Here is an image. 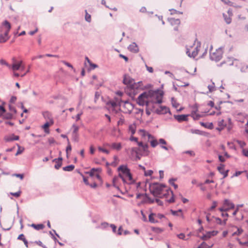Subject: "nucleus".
Wrapping results in <instances>:
<instances>
[{"label":"nucleus","mask_w":248,"mask_h":248,"mask_svg":"<svg viewBox=\"0 0 248 248\" xmlns=\"http://www.w3.org/2000/svg\"><path fill=\"white\" fill-rule=\"evenodd\" d=\"M121 178L119 177V175L118 176L114 177L112 181L113 185L114 186L117 188H119L121 184Z\"/></svg>","instance_id":"a211bd4d"},{"label":"nucleus","mask_w":248,"mask_h":248,"mask_svg":"<svg viewBox=\"0 0 248 248\" xmlns=\"http://www.w3.org/2000/svg\"><path fill=\"white\" fill-rule=\"evenodd\" d=\"M131 154L132 157L135 158L136 160H140V159L139 149L138 148H132L131 150Z\"/></svg>","instance_id":"ddd939ff"},{"label":"nucleus","mask_w":248,"mask_h":248,"mask_svg":"<svg viewBox=\"0 0 248 248\" xmlns=\"http://www.w3.org/2000/svg\"><path fill=\"white\" fill-rule=\"evenodd\" d=\"M235 216L236 219L238 220H242L244 217L242 212L240 210H239V213L236 214V215Z\"/></svg>","instance_id":"ea45409f"},{"label":"nucleus","mask_w":248,"mask_h":248,"mask_svg":"<svg viewBox=\"0 0 248 248\" xmlns=\"http://www.w3.org/2000/svg\"><path fill=\"white\" fill-rule=\"evenodd\" d=\"M0 64L1 65H4L6 66L9 69L10 68V65L4 59L0 60Z\"/></svg>","instance_id":"c03bdc74"},{"label":"nucleus","mask_w":248,"mask_h":248,"mask_svg":"<svg viewBox=\"0 0 248 248\" xmlns=\"http://www.w3.org/2000/svg\"><path fill=\"white\" fill-rule=\"evenodd\" d=\"M157 111L159 114H166L170 112V109L166 107L161 106L157 109Z\"/></svg>","instance_id":"4be33fe9"},{"label":"nucleus","mask_w":248,"mask_h":248,"mask_svg":"<svg viewBox=\"0 0 248 248\" xmlns=\"http://www.w3.org/2000/svg\"><path fill=\"white\" fill-rule=\"evenodd\" d=\"M171 213L174 216H181L182 218H184L182 210L181 209H179L178 211L171 210Z\"/></svg>","instance_id":"7c9ffc66"},{"label":"nucleus","mask_w":248,"mask_h":248,"mask_svg":"<svg viewBox=\"0 0 248 248\" xmlns=\"http://www.w3.org/2000/svg\"><path fill=\"white\" fill-rule=\"evenodd\" d=\"M159 198H165L166 201L169 203H172L174 202L173 194L170 189L167 186L164 187L163 192L159 196Z\"/></svg>","instance_id":"20e7f679"},{"label":"nucleus","mask_w":248,"mask_h":248,"mask_svg":"<svg viewBox=\"0 0 248 248\" xmlns=\"http://www.w3.org/2000/svg\"><path fill=\"white\" fill-rule=\"evenodd\" d=\"M218 127H217V130L220 131L222 130L226 126V124L225 123L224 120L221 119L218 121Z\"/></svg>","instance_id":"412c9836"},{"label":"nucleus","mask_w":248,"mask_h":248,"mask_svg":"<svg viewBox=\"0 0 248 248\" xmlns=\"http://www.w3.org/2000/svg\"><path fill=\"white\" fill-rule=\"evenodd\" d=\"M75 168V166L73 165H69L63 168L64 171H70L73 170Z\"/></svg>","instance_id":"4c0bfd02"},{"label":"nucleus","mask_w":248,"mask_h":248,"mask_svg":"<svg viewBox=\"0 0 248 248\" xmlns=\"http://www.w3.org/2000/svg\"><path fill=\"white\" fill-rule=\"evenodd\" d=\"M5 139L7 141L17 140L19 139V137L18 136H15L14 135H12L9 137H6L5 138Z\"/></svg>","instance_id":"c85d7f7f"},{"label":"nucleus","mask_w":248,"mask_h":248,"mask_svg":"<svg viewBox=\"0 0 248 248\" xmlns=\"http://www.w3.org/2000/svg\"><path fill=\"white\" fill-rule=\"evenodd\" d=\"M139 134L144 140H150L152 136L148 132L143 129H140L138 131Z\"/></svg>","instance_id":"9b49d317"},{"label":"nucleus","mask_w":248,"mask_h":248,"mask_svg":"<svg viewBox=\"0 0 248 248\" xmlns=\"http://www.w3.org/2000/svg\"><path fill=\"white\" fill-rule=\"evenodd\" d=\"M184 0H172L173 4L176 7H180Z\"/></svg>","instance_id":"72a5a7b5"},{"label":"nucleus","mask_w":248,"mask_h":248,"mask_svg":"<svg viewBox=\"0 0 248 248\" xmlns=\"http://www.w3.org/2000/svg\"><path fill=\"white\" fill-rule=\"evenodd\" d=\"M149 221L152 223L159 222L158 219L155 217V214L152 213L149 215Z\"/></svg>","instance_id":"393cba45"},{"label":"nucleus","mask_w":248,"mask_h":248,"mask_svg":"<svg viewBox=\"0 0 248 248\" xmlns=\"http://www.w3.org/2000/svg\"><path fill=\"white\" fill-rule=\"evenodd\" d=\"M53 161L56 163L55 165V169L58 170L62 165V158L59 157L58 158L54 159Z\"/></svg>","instance_id":"b1692460"},{"label":"nucleus","mask_w":248,"mask_h":248,"mask_svg":"<svg viewBox=\"0 0 248 248\" xmlns=\"http://www.w3.org/2000/svg\"><path fill=\"white\" fill-rule=\"evenodd\" d=\"M175 179H171L169 180L170 184L173 186L175 189L177 188L178 186L174 183Z\"/></svg>","instance_id":"864d4df0"},{"label":"nucleus","mask_w":248,"mask_h":248,"mask_svg":"<svg viewBox=\"0 0 248 248\" xmlns=\"http://www.w3.org/2000/svg\"><path fill=\"white\" fill-rule=\"evenodd\" d=\"M101 169H94L93 168L91 170V171L89 172L90 175L91 177L95 176V174H96L95 172L96 171H100Z\"/></svg>","instance_id":"e433bc0d"},{"label":"nucleus","mask_w":248,"mask_h":248,"mask_svg":"<svg viewBox=\"0 0 248 248\" xmlns=\"http://www.w3.org/2000/svg\"><path fill=\"white\" fill-rule=\"evenodd\" d=\"M24 148L23 147H21L18 145V150L16 154V155H18L21 154H22L24 151Z\"/></svg>","instance_id":"79ce46f5"},{"label":"nucleus","mask_w":248,"mask_h":248,"mask_svg":"<svg viewBox=\"0 0 248 248\" xmlns=\"http://www.w3.org/2000/svg\"><path fill=\"white\" fill-rule=\"evenodd\" d=\"M108 106H111L112 108H115L118 106V103L114 101H110L107 103Z\"/></svg>","instance_id":"a19ab883"},{"label":"nucleus","mask_w":248,"mask_h":248,"mask_svg":"<svg viewBox=\"0 0 248 248\" xmlns=\"http://www.w3.org/2000/svg\"><path fill=\"white\" fill-rule=\"evenodd\" d=\"M141 149L143 150L144 152H147L148 151V145L147 144H143L141 147Z\"/></svg>","instance_id":"13d9d810"},{"label":"nucleus","mask_w":248,"mask_h":248,"mask_svg":"<svg viewBox=\"0 0 248 248\" xmlns=\"http://www.w3.org/2000/svg\"><path fill=\"white\" fill-rule=\"evenodd\" d=\"M198 248H210V246H209L208 245H207L205 243L203 242L198 247Z\"/></svg>","instance_id":"4d7b16f0"},{"label":"nucleus","mask_w":248,"mask_h":248,"mask_svg":"<svg viewBox=\"0 0 248 248\" xmlns=\"http://www.w3.org/2000/svg\"><path fill=\"white\" fill-rule=\"evenodd\" d=\"M67 141H68V145H67V146L66 147V149L67 157H68V156L69 152H71V151L72 150V147H71V144L70 143L69 139H67Z\"/></svg>","instance_id":"37998d69"},{"label":"nucleus","mask_w":248,"mask_h":248,"mask_svg":"<svg viewBox=\"0 0 248 248\" xmlns=\"http://www.w3.org/2000/svg\"><path fill=\"white\" fill-rule=\"evenodd\" d=\"M112 149L116 150L117 151H120L122 149V144L121 143H112L109 145Z\"/></svg>","instance_id":"a878e982"},{"label":"nucleus","mask_w":248,"mask_h":248,"mask_svg":"<svg viewBox=\"0 0 248 248\" xmlns=\"http://www.w3.org/2000/svg\"><path fill=\"white\" fill-rule=\"evenodd\" d=\"M155 217L156 218V219H158L159 221L163 218H165L164 215L162 214H155Z\"/></svg>","instance_id":"09e8293b"},{"label":"nucleus","mask_w":248,"mask_h":248,"mask_svg":"<svg viewBox=\"0 0 248 248\" xmlns=\"http://www.w3.org/2000/svg\"><path fill=\"white\" fill-rule=\"evenodd\" d=\"M200 124L202 126L210 129H212L214 128V125L212 123H204L203 122H201Z\"/></svg>","instance_id":"c756f323"},{"label":"nucleus","mask_w":248,"mask_h":248,"mask_svg":"<svg viewBox=\"0 0 248 248\" xmlns=\"http://www.w3.org/2000/svg\"><path fill=\"white\" fill-rule=\"evenodd\" d=\"M98 150L100 151V152H103L106 154H108L109 153V152L108 150L106 149H104L101 147H98Z\"/></svg>","instance_id":"8fccbe9b"},{"label":"nucleus","mask_w":248,"mask_h":248,"mask_svg":"<svg viewBox=\"0 0 248 248\" xmlns=\"http://www.w3.org/2000/svg\"><path fill=\"white\" fill-rule=\"evenodd\" d=\"M5 111V109L2 106H0V116H2Z\"/></svg>","instance_id":"052dcab7"},{"label":"nucleus","mask_w":248,"mask_h":248,"mask_svg":"<svg viewBox=\"0 0 248 248\" xmlns=\"http://www.w3.org/2000/svg\"><path fill=\"white\" fill-rule=\"evenodd\" d=\"M234 204L230 200L225 199L223 202V207L219 208V210L221 212L227 211L230 209H234Z\"/></svg>","instance_id":"1a4fd4ad"},{"label":"nucleus","mask_w":248,"mask_h":248,"mask_svg":"<svg viewBox=\"0 0 248 248\" xmlns=\"http://www.w3.org/2000/svg\"><path fill=\"white\" fill-rule=\"evenodd\" d=\"M21 193V191H17L16 192H15V193L11 192V193H10V194L16 197V198H18L20 196Z\"/></svg>","instance_id":"5fc2aeb1"},{"label":"nucleus","mask_w":248,"mask_h":248,"mask_svg":"<svg viewBox=\"0 0 248 248\" xmlns=\"http://www.w3.org/2000/svg\"><path fill=\"white\" fill-rule=\"evenodd\" d=\"M243 232V230L242 229H239V228H237V230L236 232H234L233 234H232V235H240V234H241Z\"/></svg>","instance_id":"bf43d9fd"},{"label":"nucleus","mask_w":248,"mask_h":248,"mask_svg":"<svg viewBox=\"0 0 248 248\" xmlns=\"http://www.w3.org/2000/svg\"><path fill=\"white\" fill-rule=\"evenodd\" d=\"M223 50L221 48H219L216 50H213L212 47L210 49V56L212 60L216 62L220 61L222 58Z\"/></svg>","instance_id":"423d86ee"},{"label":"nucleus","mask_w":248,"mask_h":248,"mask_svg":"<svg viewBox=\"0 0 248 248\" xmlns=\"http://www.w3.org/2000/svg\"><path fill=\"white\" fill-rule=\"evenodd\" d=\"M86 15H85V19L87 21L90 22L91 21V16L90 15H89L87 11H85Z\"/></svg>","instance_id":"603ef678"},{"label":"nucleus","mask_w":248,"mask_h":248,"mask_svg":"<svg viewBox=\"0 0 248 248\" xmlns=\"http://www.w3.org/2000/svg\"><path fill=\"white\" fill-rule=\"evenodd\" d=\"M243 206V204L237 205L236 206L235 210L232 213L233 216H235L236 215V214L239 213V208L240 207H242Z\"/></svg>","instance_id":"a18cd8bd"},{"label":"nucleus","mask_w":248,"mask_h":248,"mask_svg":"<svg viewBox=\"0 0 248 248\" xmlns=\"http://www.w3.org/2000/svg\"><path fill=\"white\" fill-rule=\"evenodd\" d=\"M124 123V120L123 118H120L118 122V125H123Z\"/></svg>","instance_id":"338daca9"},{"label":"nucleus","mask_w":248,"mask_h":248,"mask_svg":"<svg viewBox=\"0 0 248 248\" xmlns=\"http://www.w3.org/2000/svg\"><path fill=\"white\" fill-rule=\"evenodd\" d=\"M228 15L223 14V16L227 24H230L232 21L231 15L230 14L229 11L228 12Z\"/></svg>","instance_id":"2f4dec72"},{"label":"nucleus","mask_w":248,"mask_h":248,"mask_svg":"<svg viewBox=\"0 0 248 248\" xmlns=\"http://www.w3.org/2000/svg\"><path fill=\"white\" fill-rule=\"evenodd\" d=\"M119 176L124 183H131L133 182L130 170L125 165H121L118 168Z\"/></svg>","instance_id":"f257e3e1"},{"label":"nucleus","mask_w":248,"mask_h":248,"mask_svg":"<svg viewBox=\"0 0 248 248\" xmlns=\"http://www.w3.org/2000/svg\"><path fill=\"white\" fill-rule=\"evenodd\" d=\"M123 108L125 109L124 111L125 113H130L133 108L132 104L128 102H125L124 103Z\"/></svg>","instance_id":"2eb2a0df"},{"label":"nucleus","mask_w":248,"mask_h":248,"mask_svg":"<svg viewBox=\"0 0 248 248\" xmlns=\"http://www.w3.org/2000/svg\"><path fill=\"white\" fill-rule=\"evenodd\" d=\"M152 230L155 232L156 233H161L163 232V229L160 228H157V227H152Z\"/></svg>","instance_id":"49530a36"},{"label":"nucleus","mask_w":248,"mask_h":248,"mask_svg":"<svg viewBox=\"0 0 248 248\" xmlns=\"http://www.w3.org/2000/svg\"><path fill=\"white\" fill-rule=\"evenodd\" d=\"M224 3L227 4L229 5H232V2L229 0H221Z\"/></svg>","instance_id":"69168bd1"},{"label":"nucleus","mask_w":248,"mask_h":248,"mask_svg":"<svg viewBox=\"0 0 248 248\" xmlns=\"http://www.w3.org/2000/svg\"><path fill=\"white\" fill-rule=\"evenodd\" d=\"M136 128L137 126L135 123L130 124L128 126L129 133H131L132 135H133L136 132Z\"/></svg>","instance_id":"5701e85b"},{"label":"nucleus","mask_w":248,"mask_h":248,"mask_svg":"<svg viewBox=\"0 0 248 248\" xmlns=\"http://www.w3.org/2000/svg\"><path fill=\"white\" fill-rule=\"evenodd\" d=\"M169 21H170V23L171 24V25L172 26L176 25V26H175L174 27V30H178V26L180 24V20L178 19L170 18L169 19Z\"/></svg>","instance_id":"f3484780"},{"label":"nucleus","mask_w":248,"mask_h":248,"mask_svg":"<svg viewBox=\"0 0 248 248\" xmlns=\"http://www.w3.org/2000/svg\"><path fill=\"white\" fill-rule=\"evenodd\" d=\"M155 102L158 103H161L162 102L161 95L156 96V100Z\"/></svg>","instance_id":"0e129e2a"},{"label":"nucleus","mask_w":248,"mask_h":248,"mask_svg":"<svg viewBox=\"0 0 248 248\" xmlns=\"http://www.w3.org/2000/svg\"><path fill=\"white\" fill-rule=\"evenodd\" d=\"M206 85L208 89L209 92L211 93L216 90L215 83L212 82L211 81L206 83Z\"/></svg>","instance_id":"bb28decb"},{"label":"nucleus","mask_w":248,"mask_h":248,"mask_svg":"<svg viewBox=\"0 0 248 248\" xmlns=\"http://www.w3.org/2000/svg\"><path fill=\"white\" fill-rule=\"evenodd\" d=\"M203 115H200L197 112H193L191 113V116L194 120H199L201 117H203Z\"/></svg>","instance_id":"f704fd0d"},{"label":"nucleus","mask_w":248,"mask_h":248,"mask_svg":"<svg viewBox=\"0 0 248 248\" xmlns=\"http://www.w3.org/2000/svg\"><path fill=\"white\" fill-rule=\"evenodd\" d=\"M31 226L37 230H42L44 228V225L42 224H32Z\"/></svg>","instance_id":"473e14b6"},{"label":"nucleus","mask_w":248,"mask_h":248,"mask_svg":"<svg viewBox=\"0 0 248 248\" xmlns=\"http://www.w3.org/2000/svg\"><path fill=\"white\" fill-rule=\"evenodd\" d=\"M12 64L10 65V68L13 71H23L25 68V65L22 60H17L15 57L12 58Z\"/></svg>","instance_id":"7ed1b4c3"},{"label":"nucleus","mask_w":248,"mask_h":248,"mask_svg":"<svg viewBox=\"0 0 248 248\" xmlns=\"http://www.w3.org/2000/svg\"><path fill=\"white\" fill-rule=\"evenodd\" d=\"M73 135H76V136H77V135L78 134V132L79 129L78 127L76 125H73Z\"/></svg>","instance_id":"de8ad7c7"},{"label":"nucleus","mask_w":248,"mask_h":248,"mask_svg":"<svg viewBox=\"0 0 248 248\" xmlns=\"http://www.w3.org/2000/svg\"><path fill=\"white\" fill-rule=\"evenodd\" d=\"M218 233V232L217 231H212L207 232L203 234V235L201 237V238L204 240H207L210 238L212 236H214L216 235Z\"/></svg>","instance_id":"f8f14e48"},{"label":"nucleus","mask_w":248,"mask_h":248,"mask_svg":"<svg viewBox=\"0 0 248 248\" xmlns=\"http://www.w3.org/2000/svg\"><path fill=\"white\" fill-rule=\"evenodd\" d=\"M153 173L152 170H147L144 171V175L146 176H151Z\"/></svg>","instance_id":"6e6d98bb"},{"label":"nucleus","mask_w":248,"mask_h":248,"mask_svg":"<svg viewBox=\"0 0 248 248\" xmlns=\"http://www.w3.org/2000/svg\"><path fill=\"white\" fill-rule=\"evenodd\" d=\"M148 141H150L151 146L153 148L155 147L158 144V142L157 141V140L156 139H155L153 136L151 138L150 140Z\"/></svg>","instance_id":"cd10ccee"},{"label":"nucleus","mask_w":248,"mask_h":248,"mask_svg":"<svg viewBox=\"0 0 248 248\" xmlns=\"http://www.w3.org/2000/svg\"><path fill=\"white\" fill-rule=\"evenodd\" d=\"M243 153L246 156L248 157V149H244Z\"/></svg>","instance_id":"774afa93"},{"label":"nucleus","mask_w":248,"mask_h":248,"mask_svg":"<svg viewBox=\"0 0 248 248\" xmlns=\"http://www.w3.org/2000/svg\"><path fill=\"white\" fill-rule=\"evenodd\" d=\"M54 124V121L52 118H50V120L46 122L43 126L42 128L44 129L45 132L46 133H49V129L48 127L53 125Z\"/></svg>","instance_id":"4468645a"},{"label":"nucleus","mask_w":248,"mask_h":248,"mask_svg":"<svg viewBox=\"0 0 248 248\" xmlns=\"http://www.w3.org/2000/svg\"><path fill=\"white\" fill-rule=\"evenodd\" d=\"M215 108L216 109V111H212L210 112L209 113V115H217L218 116V115H219L221 114V111H220V110L218 109L217 107H216Z\"/></svg>","instance_id":"58836bf2"},{"label":"nucleus","mask_w":248,"mask_h":248,"mask_svg":"<svg viewBox=\"0 0 248 248\" xmlns=\"http://www.w3.org/2000/svg\"><path fill=\"white\" fill-rule=\"evenodd\" d=\"M187 115H175L174 118L179 122L187 121Z\"/></svg>","instance_id":"dca6fc26"},{"label":"nucleus","mask_w":248,"mask_h":248,"mask_svg":"<svg viewBox=\"0 0 248 248\" xmlns=\"http://www.w3.org/2000/svg\"><path fill=\"white\" fill-rule=\"evenodd\" d=\"M177 237L181 239L185 240L186 236H185V235L184 233H181L178 234Z\"/></svg>","instance_id":"680f3d73"},{"label":"nucleus","mask_w":248,"mask_h":248,"mask_svg":"<svg viewBox=\"0 0 248 248\" xmlns=\"http://www.w3.org/2000/svg\"><path fill=\"white\" fill-rule=\"evenodd\" d=\"M128 48L129 51L133 53H137L139 51L138 46L135 43H132L130 44Z\"/></svg>","instance_id":"aec40b11"},{"label":"nucleus","mask_w":248,"mask_h":248,"mask_svg":"<svg viewBox=\"0 0 248 248\" xmlns=\"http://www.w3.org/2000/svg\"><path fill=\"white\" fill-rule=\"evenodd\" d=\"M43 115L46 119L48 118L49 119V121L50 120V118H52L51 115L50 114L49 112L47 111L43 113Z\"/></svg>","instance_id":"3c124183"},{"label":"nucleus","mask_w":248,"mask_h":248,"mask_svg":"<svg viewBox=\"0 0 248 248\" xmlns=\"http://www.w3.org/2000/svg\"><path fill=\"white\" fill-rule=\"evenodd\" d=\"M201 48V45L200 43L194 44L190 48L187 49L186 54L188 56L195 58L196 57Z\"/></svg>","instance_id":"0eeeda50"},{"label":"nucleus","mask_w":248,"mask_h":248,"mask_svg":"<svg viewBox=\"0 0 248 248\" xmlns=\"http://www.w3.org/2000/svg\"><path fill=\"white\" fill-rule=\"evenodd\" d=\"M123 83L132 88H134V85L135 84V81L134 79L129 76H124Z\"/></svg>","instance_id":"9d476101"},{"label":"nucleus","mask_w":248,"mask_h":248,"mask_svg":"<svg viewBox=\"0 0 248 248\" xmlns=\"http://www.w3.org/2000/svg\"><path fill=\"white\" fill-rule=\"evenodd\" d=\"M217 170L219 172L224 175V178L228 176V170H225L224 165L220 164L219 166L217 167Z\"/></svg>","instance_id":"6ab92c4d"},{"label":"nucleus","mask_w":248,"mask_h":248,"mask_svg":"<svg viewBox=\"0 0 248 248\" xmlns=\"http://www.w3.org/2000/svg\"><path fill=\"white\" fill-rule=\"evenodd\" d=\"M95 152V149L94 148L93 146V145L90 146V153L91 154L93 155L94 154Z\"/></svg>","instance_id":"e2e57ef3"},{"label":"nucleus","mask_w":248,"mask_h":248,"mask_svg":"<svg viewBox=\"0 0 248 248\" xmlns=\"http://www.w3.org/2000/svg\"><path fill=\"white\" fill-rule=\"evenodd\" d=\"M165 186L161 184H155L150 186V189L155 196L159 197L163 192Z\"/></svg>","instance_id":"39448f33"},{"label":"nucleus","mask_w":248,"mask_h":248,"mask_svg":"<svg viewBox=\"0 0 248 248\" xmlns=\"http://www.w3.org/2000/svg\"><path fill=\"white\" fill-rule=\"evenodd\" d=\"M11 28L10 23L7 20H5L0 26V43L6 42L9 39V31Z\"/></svg>","instance_id":"f03ea898"},{"label":"nucleus","mask_w":248,"mask_h":248,"mask_svg":"<svg viewBox=\"0 0 248 248\" xmlns=\"http://www.w3.org/2000/svg\"><path fill=\"white\" fill-rule=\"evenodd\" d=\"M18 239L23 241L24 244L27 247L28 246V241L26 239L25 236L23 234H20L18 237Z\"/></svg>","instance_id":"c9c22d12"},{"label":"nucleus","mask_w":248,"mask_h":248,"mask_svg":"<svg viewBox=\"0 0 248 248\" xmlns=\"http://www.w3.org/2000/svg\"><path fill=\"white\" fill-rule=\"evenodd\" d=\"M150 93L144 92L141 94L138 98V103L140 105L143 106L148 105V103L150 101Z\"/></svg>","instance_id":"6e6552de"}]
</instances>
